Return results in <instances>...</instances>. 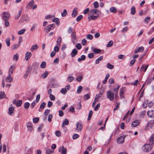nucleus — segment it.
I'll return each mask as SVG.
<instances>
[{
    "mask_svg": "<svg viewBox=\"0 0 154 154\" xmlns=\"http://www.w3.org/2000/svg\"><path fill=\"white\" fill-rule=\"evenodd\" d=\"M112 136V133H108L106 135L104 139V141L106 142L105 144L107 145L109 143L111 140Z\"/></svg>",
    "mask_w": 154,
    "mask_h": 154,
    "instance_id": "nucleus-1",
    "label": "nucleus"
},
{
    "mask_svg": "<svg viewBox=\"0 0 154 154\" xmlns=\"http://www.w3.org/2000/svg\"><path fill=\"white\" fill-rule=\"evenodd\" d=\"M152 149V147L148 144L144 145L142 147L143 150L146 152L150 151Z\"/></svg>",
    "mask_w": 154,
    "mask_h": 154,
    "instance_id": "nucleus-2",
    "label": "nucleus"
},
{
    "mask_svg": "<svg viewBox=\"0 0 154 154\" xmlns=\"http://www.w3.org/2000/svg\"><path fill=\"white\" fill-rule=\"evenodd\" d=\"M10 14L8 12H5L2 14V19L4 20H8Z\"/></svg>",
    "mask_w": 154,
    "mask_h": 154,
    "instance_id": "nucleus-3",
    "label": "nucleus"
},
{
    "mask_svg": "<svg viewBox=\"0 0 154 154\" xmlns=\"http://www.w3.org/2000/svg\"><path fill=\"white\" fill-rule=\"evenodd\" d=\"M106 95L107 98L111 101L113 100L114 98V95L111 91H107Z\"/></svg>",
    "mask_w": 154,
    "mask_h": 154,
    "instance_id": "nucleus-4",
    "label": "nucleus"
},
{
    "mask_svg": "<svg viewBox=\"0 0 154 154\" xmlns=\"http://www.w3.org/2000/svg\"><path fill=\"white\" fill-rule=\"evenodd\" d=\"M125 136H121L119 137L117 140V142L118 143L122 144L124 142V139Z\"/></svg>",
    "mask_w": 154,
    "mask_h": 154,
    "instance_id": "nucleus-5",
    "label": "nucleus"
},
{
    "mask_svg": "<svg viewBox=\"0 0 154 154\" xmlns=\"http://www.w3.org/2000/svg\"><path fill=\"white\" fill-rule=\"evenodd\" d=\"M13 103L15 104L17 106H20L22 104V101L21 100L16 101L14 100L13 101Z\"/></svg>",
    "mask_w": 154,
    "mask_h": 154,
    "instance_id": "nucleus-6",
    "label": "nucleus"
},
{
    "mask_svg": "<svg viewBox=\"0 0 154 154\" xmlns=\"http://www.w3.org/2000/svg\"><path fill=\"white\" fill-rule=\"evenodd\" d=\"M149 66V65L143 64L140 68V70L141 72H145Z\"/></svg>",
    "mask_w": 154,
    "mask_h": 154,
    "instance_id": "nucleus-7",
    "label": "nucleus"
},
{
    "mask_svg": "<svg viewBox=\"0 0 154 154\" xmlns=\"http://www.w3.org/2000/svg\"><path fill=\"white\" fill-rule=\"evenodd\" d=\"M82 124L80 122H77L76 125V130L78 131H79L82 130Z\"/></svg>",
    "mask_w": 154,
    "mask_h": 154,
    "instance_id": "nucleus-8",
    "label": "nucleus"
},
{
    "mask_svg": "<svg viewBox=\"0 0 154 154\" xmlns=\"http://www.w3.org/2000/svg\"><path fill=\"white\" fill-rule=\"evenodd\" d=\"M126 91L125 87H123L121 88L120 90V95L122 97H123V94Z\"/></svg>",
    "mask_w": 154,
    "mask_h": 154,
    "instance_id": "nucleus-9",
    "label": "nucleus"
},
{
    "mask_svg": "<svg viewBox=\"0 0 154 154\" xmlns=\"http://www.w3.org/2000/svg\"><path fill=\"white\" fill-rule=\"evenodd\" d=\"M72 36V42L74 43H75V42L76 36L75 35V32H73L71 34Z\"/></svg>",
    "mask_w": 154,
    "mask_h": 154,
    "instance_id": "nucleus-10",
    "label": "nucleus"
},
{
    "mask_svg": "<svg viewBox=\"0 0 154 154\" xmlns=\"http://www.w3.org/2000/svg\"><path fill=\"white\" fill-rule=\"evenodd\" d=\"M78 12L77 11V8H74V10H73L72 14V16L73 17H75V16L77 14Z\"/></svg>",
    "mask_w": 154,
    "mask_h": 154,
    "instance_id": "nucleus-11",
    "label": "nucleus"
},
{
    "mask_svg": "<svg viewBox=\"0 0 154 154\" xmlns=\"http://www.w3.org/2000/svg\"><path fill=\"white\" fill-rule=\"evenodd\" d=\"M96 14V9H92L88 13L89 15H94Z\"/></svg>",
    "mask_w": 154,
    "mask_h": 154,
    "instance_id": "nucleus-12",
    "label": "nucleus"
},
{
    "mask_svg": "<svg viewBox=\"0 0 154 154\" xmlns=\"http://www.w3.org/2000/svg\"><path fill=\"white\" fill-rule=\"evenodd\" d=\"M34 3V0H32L28 4L26 7V8L29 9L30 8H31L32 7V6L33 5Z\"/></svg>",
    "mask_w": 154,
    "mask_h": 154,
    "instance_id": "nucleus-13",
    "label": "nucleus"
},
{
    "mask_svg": "<svg viewBox=\"0 0 154 154\" xmlns=\"http://www.w3.org/2000/svg\"><path fill=\"white\" fill-rule=\"evenodd\" d=\"M144 48L143 46L138 47L137 49H135L134 51L135 53H137L139 52H142L143 51Z\"/></svg>",
    "mask_w": 154,
    "mask_h": 154,
    "instance_id": "nucleus-14",
    "label": "nucleus"
},
{
    "mask_svg": "<svg viewBox=\"0 0 154 154\" xmlns=\"http://www.w3.org/2000/svg\"><path fill=\"white\" fill-rule=\"evenodd\" d=\"M149 142L150 144H154V134H153L150 136L149 139Z\"/></svg>",
    "mask_w": 154,
    "mask_h": 154,
    "instance_id": "nucleus-15",
    "label": "nucleus"
},
{
    "mask_svg": "<svg viewBox=\"0 0 154 154\" xmlns=\"http://www.w3.org/2000/svg\"><path fill=\"white\" fill-rule=\"evenodd\" d=\"M31 53L29 52H27L26 54L25 60H28L31 56Z\"/></svg>",
    "mask_w": 154,
    "mask_h": 154,
    "instance_id": "nucleus-16",
    "label": "nucleus"
},
{
    "mask_svg": "<svg viewBox=\"0 0 154 154\" xmlns=\"http://www.w3.org/2000/svg\"><path fill=\"white\" fill-rule=\"evenodd\" d=\"M139 124L140 122L139 121L136 120L132 123L131 125L132 126L135 127L139 125Z\"/></svg>",
    "mask_w": 154,
    "mask_h": 154,
    "instance_id": "nucleus-17",
    "label": "nucleus"
},
{
    "mask_svg": "<svg viewBox=\"0 0 154 154\" xmlns=\"http://www.w3.org/2000/svg\"><path fill=\"white\" fill-rule=\"evenodd\" d=\"M31 70V69L29 67L26 69V73L25 74L24 77L25 78H26L28 75H29L30 71Z\"/></svg>",
    "mask_w": 154,
    "mask_h": 154,
    "instance_id": "nucleus-18",
    "label": "nucleus"
},
{
    "mask_svg": "<svg viewBox=\"0 0 154 154\" xmlns=\"http://www.w3.org/2000/svg\"><path fill=\"white\" fill-rule=\"evenodd\" d=\"M14 108L13 107H11L9 108L8 113L10 115H11L14 113Z\"/></svg>",
    "mask_w": 154,
    "mask_h": 154,
    "instance_id": "nucleus-19",
    "label": "nucleus"
},
{
    "mask_svg": "<svg viewBox=\"0 0 154 154\" xmlns=\"http://www.w3.org/2000/svg\"><path fill=\"white\" fill-rule=\"evenodd\" d=\"M38 48V46L37 45H35L31 47L30 50L31 51H33L34 50L37 49Z\"/></svg>",
    "mask_w": 154,
    "mask_h": 154,
    "instance_id": "nucleus-20",
    "label": "nucleus"
},
{
    "mask_svg": "<svg viewBox=\"0 0 154 154\" xmlns=\"http://www.w3.org/2000/svg\"><path fill=\"white\" fill-rule=\"evenodd\" d=\"M147 115L149 117H153V111L152 110L148 111L147 112Z\"/></svg>",
    "mask_w": 154,
    "mask_h": 154,
    "instance_id": "nucleus-21",
    "label": "nucleus"
},
{
    "mask_svg": "<svg viewBox=\"0 0 154 154\" xmlns=\"http://www.w3.org/2000/svg\"><path fill=\"white\" fill-rule=\"evenodd\" d=\"M69 124V121L67 119H65L63 122L62 125V127H63L65 125H68Z\"/></svg>",
    "mask_w": 154,
    "mask_h": 154,
    "instance_id": "nucleus-22",
    "label": "nucleus"
},
{
    "mask_svg": "<svg viewBox=\"0 0 154 154\" xmlns=\"http://www.w3.org/2000/svg\"><path fill=\"white\" fill-rule=\"evenodd\" d=\"M77 50L75 49H73L71 53V56L72 57H74L77 54Z\"/></svg>",
    "mask_w": 154,
    "mask_h": 154,
    "instance_id": "nucleus-23",
    "label": "nucleus"
},
{
    "mask_svg": "<svg viewBox=\"0 0 154 154\" xmlns=\"http://www.w3.org/2000/svg\"><path fill=\"white\" fill-rule=\"evenodd\" d=\"M45 30H46V32H49L51 30H52V28L50 25H48L45 28Z\"/></svg>",
    "mask_w": 154,
    "mask_h": 154,
    "instance_id": "nucleus-24",
    "label": "nucleus"
},
{
    "mask_svg": "<svg viewBox=\"0 0 154 154\" xmlns=\"http://www.w3.org/2000/svg\"><path fill=\"white\" fill-rule=\"evenodd\" d=\"M15 69V66H11L9 69V73L12 74L13 73V71Z\"/></svg>",
    "mask_w": 154,
    "mask_h": 154,
    "instance_id": "nucleus-25",
    "label": "nucleus"
},
{
    "mask_svg": "<svg viewBox=\"0 0 154 154\" xmlns=\"http://www.w3.org/2000/svg\"><path fill=\"white\" fill-rule=\"evenodd\" d=\"M52 21L56 23L57 25H59L60 23L59 19L57 18H55L53 19Z\"/></svg>",
    "mask_w": 154,
    "mask_h": 154,
    "instance_id": "nucleus-26",
    "label": "nucleus"
},
{
    "mask_svg": "<svg viewBox=\"0 0 154 154\" xmlns=\"http://www.w3.org/2000/svg\"><path fill=\"white\" fill-rule=\"evenodd\" d=\"M11 74L10 73H9L7 78L6 79V80H8L9 82H11L12 81V78L11 77Z\"/></svg>",
    "mask_w": 154,
    "mask_h": 154,
    "instance_id": "nucleus-27",
    "label": "nucleus"
},
{
    "mask_svg": "<svg viewBox=\"0 0 154 154\" xmlns=\"http://www.w3.org/2000/svg\"><path fill=\"white\" fill-rule=\"evenodd\" d=\"M61 41H62V38H61L60 37H59L57 40V45L58 46H59V47H60V43L61 42Z\"/></svg>",
    "mask_w": 154,
    "mask_h": 154,
    "instance_id": "nucleus-28",
    "label": "nucleus"
},
{
    "mask_svg": "<svg viewBox=\"0 0 154 154\" xmlns=\"http://www.w3.org/2000/svg\"><path fill=\"white\" fill-rule=\"evenodd\" d=\"M85 56L84 55H82L81 56V58H79L78 60L79 62H80L82 60H85Z\"/></svg>",
    "mask_w": 154,
    "mask_h": 154,
    "instance_id": "nucleus-29",
    "label": "nucleus"
},
{
    "mask_svg": "<svg viewBox=\"0 0 154 154\" xmlns=\"http://www.w3.org/2000/svg\"><path fill=\"white\" fill-rule=\"evenodd\" d=\"M110 11L113 13H116L117 12V10L114 7H112L110 8Z\"/></svg>",
    "mask_w": 154,
    "mask_h": 154,
    "instance_id": "nucleus-30",
    "label": "nucleus"
},
{
    "mask_svg": "<svg viewBox=\"0 0 154 154\" xmlns=\"http://www.w3.org/2000/svg\"><path fill=\"white\" fill-rule=\"evenodd\" d=\"M131 14H132V15L134 14L136 12L135 7L134 6H132L131 8Z\"/></svg>",
    "mask_w": 154,
    "mask_h": 154,
    "instance_id": "nucleus-31",
    "label": "nucleus"
},
{
    "mask_svg": "<svg viewBox=\"0 0 154 154\" xmlns=\"http://www.w3.org/2000/svg\"><path fill=\"white\" fill-rule=\"evenodd\" d=\"M26 29H23L19 31L18 32V33L19 35H21L23 34L26 31Z\"/></svg>",
    "mask_w": 154,
    "mask_h": 154,
    "instance_id": "nucleus-32",
    "label": "nucleus"
},
{
    "mask_svg": "<svg viewBox=\"0 0 154 154\" xmlns=\"http://www.w3.org/2000/svg\"><path fill=\"white\" fill-rule=\"evenodd\" d=\"M107 67L110 69H112L114 68V66L111 64L109 63H108L107 64Z\"/></svg>",
    "mask_w": 154,
    "mask_h": 154,
    "instance_id": "nucleus-33",
    "label": "nucleus"
},
{
    "mask_svg": "<svg viewBox=\"0 0 154 154\" xmlns=\"http://www.w3.org/2000/svg\"><path fill=\"white\" fill-rule=\"evenodd\" d=\"M46 66V63L45 61L42 62L41 64L40 65V67L41 68L43 69Z\"/></svg>",
    "mask_w": 154,
    "mask_h": 154,
    "instance_id": "nucleus-34",
    "label": "nucleus"
},
{
    "mask_svg": "<svg viewBox=\"0 0 154 154\" xmlns=\"http://www.w3.org/2000/svg\"><path fill=\"white\" fill-rule=\"evenodd\" d=\"M93 112L92 110H90L89 111V113L88 114V120H90L91 119V117L92 115Z\"/></svg>",
    "mask_w": 154,
    "mask_h": 154,
    "instance_id": "nucleus-35",
    "label": "nucleus"
},
{
    "mask_svg": "<svg viewBox=\"0 0 154 154\" xmlns=\"http://www.w3.org/2000/svg\"><path fill=\"white\" fill-rule=\"evenodd\" d=\"M48 72L47 71H46L45 72L43 73V74H42V77L44 79L48 75Z\"/></svg>",
    "mask_w": 154,
    "mask_h": 154,
    "instance_id": "nucleus-36",
    "label": "nucleus"
},
{
    "mask_svg": "<svg viewBox=\"0 0 154 154\" xmlns=\"http://www.w3.org/2000/svg\"><path fill=\"white\" fill-rule=\"evenodd\" d=\"M5 97V93L3 91H2L0 92V99H2Z\"/></svg>",
    "mask_w": 154,
    "mask_h": 154,
    "instance_id": "nucleus-37",
    "label": "nucleus"
},
{
    "mask_svg": "<svg viewBox=\"0 0 154 154\" xmlns=\"http://www.w3.org/2000/svg\"><path fill=\"white\" fill-rule=\"evenodd\" d=\"M90 17H88V19L89 20H95L96 19V17L94 15H90Z\"/></svg>",
    "mask_w": 154,
    "mask_h": 154,
    "instance_id": "nucleus-38",
    "label": "nucleus"
},
{
    "mask_svg": "<svg viewBox=\"0 0 154 154\" xmlns=\"http://www.w3.org/2000/svg\"><path fill=\"white\" fill-rule=\"evenodd\" d=\"M113 45V42L112 41H110L106 45L107 47H109L112 46Z\"/></svg>",
    "mask_w": 154,
    "mask_h": 154,
    "instance_id": "nucleus-39",
    "label": "nucleus"
},
{
    "mask_svg": "<svg viewBox=\"0 0 154 154\" xmlns=\"http://www.w3.org/2000/svg\"><path fill=\"white\" fill-rule=\"evenodd\" d=\"M62 149V150L61 154H66V149L64 148V146H63Z\"/></svg>",
    "mask_w": 154,
    "mask_h": 154,
    "instance_id": "nucleus-40",
    "label": "nucleus"
},
{
    "mask_svg": "<svg viewBox=\"0 0 154 154\" xmlns=\"http://www.w3.org/2000/svg\"><path fill=\"white\" fill-rule=\"evenodd\" d=\"M29 106L30 104L29 103L26 102L25 103L24 105V108L26 109H27Z\"/></svg>",
    "mask_w": 154,
    "mask_h": 154,
    "instance_id": "nucleus-41",
    "label": "nucleus"
},
{
    "mask_svg": "<svg viewBox=\"0 0 154 154\" xmlns=\"http://www.w3.org/2000/svg\"><path fill=\"white\" fill-rule=\"evenodd\" d=\"M45 104H46L45 102H42L40 106V108L42 109H43L45 105Z\"/></svg>",
    "mask_w": 154,
    "mask_h": 154,
    "instance_id": "nucleus-42",
    "label": "nucleus"
},
{
    "mask_svg": "<svg viewBox=\"0 0 154 154\" xmlns=\"http://www.w3.org/2000/svg\"><path fill=\"white\" fill-rule=\"evenodd\" d=\"M67 14V12L66 9L63 10V12L61 13V15L62 17H65Z\"/></svg>",
    "mask_w": 154,
    "mask_h": 154,
    "instance_id": "nucleus-43",
    "label": "nucleus"
},
{
    "mask_svg": "<svg viewBox=\"0 0 154 154\" xmlns=\"http://www.w3.org/2000/svg\"><path fill=\"white\" fill-rule=\"evenodd\" d=\"M22 12L21 11H19V13L17 15L16 17H15V19L16 20H17L19 19V17H20L21 14Z\"/></svg>",
    "mask_w": 154,
    "mask_h": 154,
    "instance_id": "nucleus-44",
    "label": "nucleus"
},
{
    "mask_svg": "<svg viewBox=\"0 0 154 154\" xmlns=\"http://www.w3.org/2000/svg\"><path fill=\"white\" fill-rule=\"evenodd\" d=\"M39 120V118L38 117H35L33 119V122L34 123H37L38 122Z\"/></svg>",
    "mask_w": 154,
    "mask_h": 154,
    "instance_id": "nucleus-45",
    "label": "nucleus"
},
{
    "mask_svg": "<svg viewBox=\"0 0 154 154\" xmlns=\"http://www.w3.org/2000/svg\"><path fill=\"white\" fill-rule=\"evenodd\" d=\"M82 89V86H79L78 87V89L77 90V93H78V94L79 93L81 92V90Z\"/></svg>",
    "mask_w": 154,
    "mask_h": 154,
    "instance_id": "nucleus-46",
    "label": "nucleus"
},
{
    "mask_svg": "<svg viewBox=\"0 0 154 154\" xmlns=\"http://www.w3.org/2000/svg\"><path fill=\"white\" fill-rule=\"evenodd\" d=\"M67 91L66 88H62L61 90V92L63 94H65Z\"/></svg>",
    "mask_w": 154,
    "mask_h": 154,
    "instance_id": "nucleus-47",
    "label": "nucleus"
},
{
    "mask_svg": "<svg viewBox=\"0 0 154 154\" xmlns=\"http://www.w3.org/2000/svg\"><path fill=\"white\" fill-rule=\"evenodd\" d=\"M93 38V36L92 35L89 34H88L86 37V38L89 39H92Z\"/></svg>",
    "mask_w": 154,
    "mask_h": 154,
    "instance_id": "nucleus-48",
    "label": "nucleus"
},
{
    "mask_svg": "<svg viewBox=\"0 0 154 154\" xmlns=\"http://www.w3.org/2000/svg\"><path fill=\"white\" fill-rule=\"evenodd\" d=\"M50 99L52 100H54L55 99V96L52 94H50L49 95Z\"/></svg>",
    "mask_w": 154,
    "mask_h": 154,
    "instance_id": "nucleus-49",
    "label": "nucleus"
},
{
    "mask_svg": "<svg viewBox=\"0 0 154 154\" xmlns=\"http://www.w3.org/2000/svg\"><path fill=\"white\" fill-rule=\"evenodd\" d=\"M59 46H58L57 45V46H55L54 48V51L55 52H58L59 50Z\"/></svg>",
    "mask_w": 154,
    "mask_h": 154,
    "instance_id": "nucleus-50",
    "label": "nucleus"
},
{
    "mask_svg": "<svg viewBox=\"0 0 154 154\" xmlns=\"http://www.w3.org/2000/svg\"><path fill=\"white\" fill-rule=\"evenodd\" d=\"M103 58V56H101L97 59V64L99 63L100 61L102 60Z\"/></svg>",
    "mask_w": 154,
    "mask_h": 154,
    "instance_id": "nucleus-51",
    "label": "nucleus"
},
{
    "mask_svg": "<svg viewBox=\"0 0 154 154\" xmlns=\"http://www.w3.org/2000/svg\"><path fill=\"white\" fill-rule=\"evenodd\" d=\"M10 39L9 38H8L6 40L5 42L7 44V45L8 47H9L10 45Z\"/></svg>",
    "mask_w": 154,
    "mask_h": 154,
    "instance_id": "nucleus-52",
    "label": "nucleus"
},
{
    "mask_svg": "<svg viewBox=\"0 0 154 154\" xmlns=\"http://www.w3.org/2000/svg\"><path fill=\"white\" fill-rule=\"evenodd\" d=\"M150 20V17H146L145 20L144 21L146 23H148L149 21Z\"/></svg>",
    "mask_w": 154,
    "mask_h": 154,
    "instance_id": "nucleus-53",
    "label": "nucleus"
},
{
    "mask_svg": "<svg viewBox=\"0 0 154 154\" xmlns=\"http://www.w3.org/2000/svg\"><path fill=\"white\" fill-rule=\"evenodd\" d=\"M83 16L82 15H80L78 16L76 18V21H80L82 19V18Z\"/></svg>",
    "mask_w": 154,
    "mask_h": 154,
    "instance_id": "nucleus-54",
    "label": "nucleus"
},
{
    "mask_svg": "<svg viewBox=\"0 0 154 154\" xmlns=\"http://www.w3.org/2000/svg\"><path fill=\"white\" fill-rule=\"evenodd\" d=\"M39 63L38 62H34L32 65V66H35V67H37L38 66Z\"/></svg>",
    "mask_w": 154,
    "mask_h": 154,
    "instance_id": "nucleus-55",
    "label": "nucleus"
},
{
    "mask_svg": "<svg viewBox=\"0 0 154 154\" xmlns=\"http://www.w3.org/2000/svg\"><path fill=\"white\" fill-rule=\"evenodd\" d=\"M18 55L17 54L14 55L13 59L14 60H15L16 61H17L18 59Z\"/></svg>",
    "mask_w": 154,
    "mask_h": 154,
    "instance_id": "nucleus-56",
    "label": "nucleus"
},
{
    "mask_svg": "<svg viewBox=\"0 0 154 154\" xmlns=\"http://www.w3.org/2000/svg\"><path fill=\"white\" fill-rule=\"evenodd\" d=\"M103 98V95H100V94H99L98 96L97 97V101L98 100H101Z\"/></svg>",
    "mask_w": 154,
    "mask_h": 154,
    "instance_id": "nucleus-57",
    "label": "nucleus"
},
{
    "mask_svg": "<svg viewBox=\"0 0 154 154\" xmlns=\"http://www.w3.org/2000/svg\"><path fill=\"white\" fill-rule=\"evenodd\" d=\"M90 98V96L89 94H87L85 95L84 99L85 100H88Z\"/></svg>",
    "mask_w": 154,
    "mask_h": 154,
    "instance_id": "nucleus-58",
    "label": "nucleus"
},
{
    "mask_svg": "<svg viewBox=\"0 0 154 154\" xmlns=\"http://www.w3.org/2000/svg\"><path fill=\"white\" fill-rule=\"evenodd\" d=\"M75 46H76V48L77 49H80L82 48L81 45L79 43H77L76 45Z\"/></svg>",
    "mask_w": 154,
    "mask_h": 154,
    "instance_id": "nucleus-59",
    "label": "nucleus"
},
{
    "mask_svg": "<svg viewBox=\"0 0 154 154\" xmlns=\"http://www.w3.org/2000/svg\"><path fill=\"white\" fill-rule=\"evenodd\" d=\"M79 137V135L76 134H74L73 135V139H75L77 138H78Z\"/></svg>",
    "mask_w": 154,
    "mask_h": 154,
    "instance_id": "nucleus-60",
    "label": "nucleus"
},
{
    "mask_svg": "<svg viewBox=\"0 0 154 154\" xmlns=\"http://www.w3.org/2000/svg\"><path fill=\"white\" fill-rule=\"evenodd\" d=\"M82 79V77L81 75L79 76L76 79L77 80L78 82H80Z\"/></svg>",
    "mask_w": 154,
    "mask_h": 154,
    "instance_id": "nucleus-61",
    "label": "nucleus"
},
{
    "mask_svg": "<svg viewBox=\"0 0 154 154\" xmlns=\"http://www.w3.org/2000/svg\"><path fill=\"white\" fill-rule=\"evenodd\" d=\"M128 28L127 27H124L122 30V32L123 33L125 32L128 31Z\"/></svg>",
    "mask_w": 154,
    "mask_h": 154,
    "instance_id": "nucleus-62",
    "label": "nucleus"
},
{
    "mask_svg": "<svg viewBox=\"0 0 154 154\" xmlns=\"http://www.w3.org/2000/svg\"><path fill=\"white\" fill-rule=\"evenodd\" d=\"M94 56V54L93 53H91L90 54H89L88 55V57L89 58H91Z\"/></svg>",
    "mask_w": 154,
    "mask_h": 154,
    "instance_id": "nucleus-63",
    "label": "nucleus"
},
{
    "mask_svg": "<svg viewBox=\"0 0 154 154\" xmlns=\"http://www.w3.org/2000/svg\"><path fill=\"white\" fill-rule=\"evenodd\" d=\"M73 79V77L72 76H69L68 80L69 82H71Z\"/></svg>",
    "mask_w": 154,
    "mask_h": 154,
    "instance_id": "nucleus-64",
    "label": "nucleus"
}]
</instances>
